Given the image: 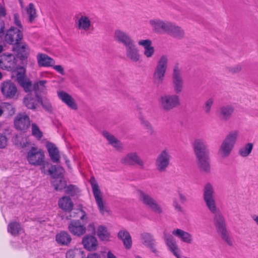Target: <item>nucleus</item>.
<instances>
[{
	"label": "nucleus",
	"mask_w": 258,
	"mask_h": 258,
	"mask_svg": "<svg viewBox=\"0 0 258 258\" xmlns=\"http://www.w3.org/2000/svg\"><path fill=\"white\" fill-rule=\"evenodd\" d=\"M0 68L3 70L11 71L16 75V80L25 92H29L32 89L31 81L26 77V69L24 67L17 64L14 55L4 53L0 56Z\"/></svg>",
	"instance_id": "obj_1"
},
{
	"label": "nucleus",
	"mask_w": 258,
	"mask_h": 258,
	"mask_svg": "<svg viewBox=\"0 0 258 258\" xmlns=\"http://www.w3.org/2000/svg\"><path fill=\"white\" fill-rule=\"evenodd\" d=\"M4 24H1L0 29V41L15 45L13 49L16 50L21 59H24L28 53L29 48L27 44L20 43L23 38V33L20 30L14 29L8 30L6 33L4 31Z\"/></svg>",
	"instance_id": "obj_2"
},
{
	"label": "nucleus",
	"mask_w": 258,
	"mask_h": 258,
	"mask_svg": "<svg viewBox=\"0 0 258 258\" xmlns=\"http://www.w3.org/2000/svg\"><path fill=\"white\" fill-rule=\"evenodd\" d=\"M214 189L212 184L207 183L204 188L203 197L206 205L209 211L213 214H215L214 217V223L215 226H225V220L222 215L219 212L216 206L214 197Z\"/></svg>",
	"instance_id": "obj_3"
},
{
	"label": "nucleus",
	"mask_w": 258,
	"mask_h": 258,
	"mask_svg": "<svg viewBox=\"0 0 258 258\" xmlns=\"http://www.w3.org/2000/svg\"><path fill=\"white\" fill-rule=\"evenodd\" d=\"M192 146L199 166L204 171L209 172V151L206 141L203 139H196L192 143Z\"/></svg>",
	"instance_id": "obj_4"
},
{
	"label": "nucleus",
	"mask_w": 258,
	"mask_h": 258,
	"mask_svg": "<svg viewBox=\"0 0 258 258\" xmlns=\"http://www.w3.org/2000/svg\"><path fill=\"white\" fill-rule=\"evenodd\" d=\"M238 137V132L237 131L230 132L226 136L222 143L218 151L220 157L225 158L229 156Z\"/></svg>",
	"instance_id": "obj_5"
},
{
	"label": "nucleus",
	"mask_w": 258,
	"mask_h": 258,
	"mask_svg": "<svg viewBox=\"0 0 258 258\" xmlns=\"http://www.w3.org/2000/svg\"><path fill=\"white\" fill-rule=\"evenodd\" d=\"M48 172L53 178L51 182L56 190H61L66 187V182L63 177L64 171L61 167L52 166Z\"/></svg>",
	"instance_id": "obj_6"
},
{
	"label": "nucleus",
	"mask_w": 258,
	"mask_h": 258,
	"mask_svg": "<svg viewBox=\"0 0 258 258\" xmlns=\"http://www.w3.org/2000/svg\"><path fill=\"white\" fill-rule=\"evenodd\" d=\"M26 157L29 163L32 165L42 166L44 165V153L40 148L32 147L27 152Z\"/></svg>",
	"instance_id": "obj_7"
},
{
	"label": "nucleus",
	"mask_w": 258,
	"mask_h": 258,
	"mask_svg": "<svg viewBox=\"0 0 258 258\" xmlns=\"http://www.w3.org/2000/svg\"><path fill=\"white\" fill-rule=\"evenodd\" d=\"M168 62V57L166 55L161 56L158 61L153 75L154 81L156 83L160 84L163 82L167 69Z\"/></svg>",
	"instance_id": "obj_8"
},
{
	"label": "nucleus",
	"mask_w": 258,
	"mask_h": 258,
	"mask_svg": "<svg viewBox=\"0 0 258 258\" xmlns=\"http://www.w3.org/2000/svg\"><path fill=\"white\" fill-rule=\"evenodd\" d=\"M90 182L92 186L93 193L100 212L104 215L107 212L106 207L102 200V195L99 189L97 182L94 177H91Z\"/></svg>",
	"instance_id": "obj_9"
},
{
	"label": "nucleus",
	"mask_w": 258,
	"mask_h": 258,
	"mask_svg": "<svg viewBox=\"0 0 258 258\" xmlns=\"http://www.w3.org/2000/svg\"><path fill=\"white\" fill-rule=\"evenodd\" d=\"M3 95L8 99H16L18 97V89L16 84L10 80L3 82L1 84Z\"/></svg>",
	"instance_id": "obj_10"
},
{
	"label": "nucleus",
	"mask_w": 258,
	"mask_h": 258,
	"mask_svg": "<svg viewBox=\"0 0 258 258\" xmlns=\"http://www.w3.org/2000/svg\"><path fill=\"white\" fill-rule=\"evenodd\" d=\"M159 101L164 110H169L179 104V98L176 95L166 94L162 96Z\"/></svg>",
	"instance_id": "obj_11"
},
{
	"label": "nucleus",
	"mask_w": 258,
	"mask_h": 258,
	"mask_svg": "<svg viewBox=\"0 0 258 258\" xmlns=\"http://www.w3.org/2000/svg\"><path fill=\"white\" fill-rule=\"evenodd\" d=\"M173 86L176 94L181 92L183 88V80L182 78L181 70L178 64H175L173 69Z\"/></svg>",
	"instance_id": "obj_12"
},
{
	"label": "nucleus",
	"mask_w": 258,
	"mask_h": 258,
	"mask_svg": "<svg viewBox=\"0 0 258 258\" xmlns=\"http://www.w3.org/2000/svg\"><path fill=\"white\" fill-rule=\"evenodd\" d=\"M139 198L143 203L147 206L154 212L157 214L162 212V210L160 206L148 194L143 191H140Z\"/></svg>",
	"instance_id": "obj_13"
},
{
	"label": "nucleus",
	"mask_w": 258,
	"mask_h": 258,
	"mask_svg": "<svg viewBox=\"0 0 258 258\" xmlns=\"http://www.w3.org/2000/svg\"><path fill=\"white\" fill-rule=\"evenodd\" d=\"M30 124V118L25 113H19L15 117L14 125L18 130L25 131Z\"/></svg>",
	"instance_id": "obj_14"
},
{
	"label": "nucleus",
	"mask_w": 258,
	"mask_h": 258,
	"mask_svg": "<svg viewBox=\"0 0 258 258\" xmlns=\"http://www.w3.org/2000/svg\"><path fill=\"white\" fill-rule=\"evenodd\" d=\"M75 26L79 30L88 32L91 29L92 24L89 16L85 14H80L75 21Z\"/></svg>",
	"instance_id": "obj_15"
},
{
	"label": "nucleus",
	"mask_w": 258,
	"mask_h": 258,
	"mask_svg": "<svg viewBox=\"0 0 258 258\" xmlns=\"http://www.w3.org/2000/svg\"><path fill=\"white\" fill-rule=\"evenodd\" d=\"M149 24L152 29L158 33H166L171 26V22L162 21L159 19L151 20Z\"/></svg>",
	"instance_id": "obj_16"
},
{
	"label": "nucleus",
	"mask_w": 258,
	"mask_h": 258,
	"mask_svg": "<svg viewBox=\"0 0 258 258\" xmlns=\"http://www.w3.org/2000/svg\"><path fill=\"white\" fill-rule=\"evenodd\" d=\"M164 239L165 243L171 252L177 257L180 258V255L179 254V249L176 244V241L173 236L167 233L166 232H164Z\"/></svg>",
	"instance_id": "obj_17"
},
{
	"label": "nucleus",
	"mask_w": 258,
	"mask_h": 258,
	"mask_svg": "<svg viewBox=\"0 0 258 258\" xmlns=\"http://www.w3.org/2000/svg\"><path fill=\"white\" fill-rule=\"evenodd\" d=\"M113 37L116 42L123 44L124 46L134 41L128 34L120 29L115 30Z\"/></svg>",
	"instance_id": "obj_18"
},
{
	"label": "nucleus",
	"mask_w": 258,
	"mask_h": 258,
	"mask_svg": "<svg viewBox=\"0 0 258 258\" xmlns=\"http://www.w3.org/2000/svg\"><path fill=\"white\" fill-rule=\"evenodd\" d=\"M170 160V155L167 150H163L158 155L156 164L158 170H164L168 165Z\"/></svg>",
	"instance_id": "obj_19"
},
{
	"label": "nucleus",
	"mask_w": 258,
	"mask_h": 258,
	"mask_svg": "<svg viewBox=\"0 0 258 258\" xmlns=\"http://www.w3.org/2000/svg\"><path fill=\"white\" fill-rule=\"evenodd\" d=\"M125 47L127 58L134 62H137L140 60L139 50L136 46L134 41L125 46Z\"/></svg>",
	"instance_id": "obj_20"
},
{
	"label": "nucleus",
	"mask_w": 258,
	"mask_h": 258,
	"mask_svg": "<svg viewBox=\"0 0 258 258\" xmlns=\"http://www.w3.org/2000/svg\"><path fill=\"white\" fill-rule=\"evenodd\" d=\"M57 95L59 98L65 103L69 107L77 110L78 106L74 99L68 93L63 91H57Z\"/></svg>",
	"instance_id": "obj_21"
},
{
	"label": "nucleus",
	"mask_w": 258,
	"mask_h": 258,
	"mask_svg": "<svg viewBox=\"0 0 258 258\" xmlns=\"http://www.w3.org/2000/svg\"><path fill=\"white\" fill-rule=\"evenodd\" d=\"M46 149L49 153L50 159L53 163H58L60 161L59 152L56 146L51 143H47Z\"/></svg>",
	"instance_id": "obj_22"
},
{
	"label": "nucleus",
	"mask_w": 258,
	"mask_h": 258,
	"mask_svg": "<svg viewBox=\"0 0 258 258\" xmlns=\"http://www.w3.org/2000/svg\"><path fill=\"white\" fill-rule=\"evenodd\" d=\"M82 243L85 248L90 251L95 250L98 245L97 239L92 235H87L84 237Z\"/></svg>",
	"instance_id": "obj_23"
},
{
	"label": "nucleus",
	"mask_w": 258,
	"mask_h": 258,
	"mask_svg": "<svg viewBox=\"0 0 258 258\" xmlns=\"http://www.w3.org/2000/svg\"><path fill=\"white\" fill-rule=\"evenodd\" d=\"M138 44L142 46L144 48V54L147 58L152 57L155 52V49L152 46V42L149 39L141 40L138 42Z\"/></svg>",
	"instance_id": "obj_24"
},
{
	"label": "nucleus",
	"mask_w": 258,
	"mask_h": 258,
	"mask_svg": "<svg viewBox=\"0 0 258 258\" xmlns=\"http://www.w3.org/2000/svg\"><path fill=\"white\" fill-rule=\"evenodd\" d=\"M40 101H41V97L39 95H35V97H32V95L29 94L24 99V103L26 106L31 109L36 108Z\"/></svg>",
	"instance_id": "obj_25"
},
{
	"label": "nucleus",
	"mask_w": 258,
	"mask_h": 258,
	"mask_svg": "<svg viewBox=\"0 0 258 258\" xmlns=\"http://www.w3.org/2000/svg\"><path fill=\"white\" fill-rule=\"evenodd\" d=\"M38 64L40 67H52L55 64V61L47 55L39 53L37 55Z\"/></svg>",
	"instance_id": "obj_26"
},
{
	"label": "nucleus",
	"mask_w": 258,
	"mask_h": 258,
	"mask_svg": "<svg viewBox=\"0 0 258 258\" xmlns=\"http://www.w3.org/2000/svg\"><path fill=\"white\" fill-rule=\"evenodd\" d=\"M121 162L124 164L128 165H143V162L137 156L136 153L128 154L125 157L121 159Z\"/></svg>",
	"instance_id": "obj_27"
},
{
	"label": "nucleus",
	"mask_w": 258,
	"mask_h": 258,
	"mask_svg": "<svg viewBox=\"0 0 258 258\" xmlns=\"http://www.w3.org/2000/svg\"><path fill=\"white\" fill-rule=\"evenodd\" d=\"M217 232L221 238L229 245H233V240L230 233L226 227H217Z\"/></svg>",
	"instance_id": "obj_28"
},
{
	"label": "nucleus",
	"mask_w": 258,
	"mask_h": 258,
	"mask_svg": "<svg viewBox=\"0 0 258 258\" xmlns=\"http://www.w3.org/2000/svg\"><path fill=\"white\" fill-rule=\"evenodd\" d=\"M88 229L86 227H69V231L74 235L80 236L85 234L87 231H91L92 234H95V227H88Z\"/></svg>",
	"instance_id": "obj_29"
},
{
	"label": "nucleus",
	"mask_w": 258,
	"mask_h": 258,
	"mask_svg": "<svg viewBox=\"0 0 258 258\" xmlns=\"http://www.w3.org/2000/svg\"><path fill=\"white\" fill-rule=\"evenodd\" d=\"M55 240L61 245H68L71 242L70 235L65 231H60L55 236Z\"/></svg>",
	"instance_id": "obj_30"
},
{
	"label": "nucleus",
	"mask_w": 258,
	"mask_h": 258,
	"mask_svg": "<svg viewBox=\"0 0 258 258\" xmlns=\"http://www.w3.org/2000/svg\"><path fill=\"white\" fill-rule=\"evenodd\" d=\"M59 207L62 210L70 212L73 208L74 204L70 199L68 197H63L58 201Z\"/></svg>",
	"instance_id": "obj_31"
},
{
	"label": "nucleus",
	"mask_w": 258,
	"mask_h": 258,
	"mask_svg": "<svg viewBox=\"0 0 258 258\" xmlns=\"http://www.w3.org/2000/svg\"><path fill=\"white\" fill-rule=\"evenodd\" d=\"M14 144L20 148L26 147L29 144L27 137L23 134L16 135L13 140Z\"/></svg>",
	"instance_id": "obj_32"
},
{
	"label": "nucleus",
	"mask_w": 258,
	"mask_h": 258,
	"mask_svg": "<svg viewBox=\"0 0 258 258\" xmlns=\"http://www.w3.org/2000/svg\"><path fill=\"white\" fill-rule=\"evenodd\" d=\"M118 236L120 238L124 244L125 247L129 249L131 247L132 241L130 233L125 230H121L118 233Z\"/></svg>",
	"instance_id": "obj_33"
},
{
	"label": "nucleus",
	"mask_w": 258,
	"mask_h": 258,
	"mask_svg": "<svg viewBox=\"0 0 258 258\" xmlns=\"http://www.w3.org/2000/svg\"><path fill=\"white\" fill-rule=\"evenodd\" d=\"M172 234L180 238L181 240L187 243H190L192 241L191 236L187 232L181 229H177L172 231Z\"/></svg>",
	"instance_id": "obj_34"
},
{
	"label": "nucleus",
	"mask_w": 258,
	"mask_h": 258,
	"mask_svg": "<svg viewBox=\"0 0 258 258\" xmlns=\"http://www.w3.org/2000/svg\"><path fill=\"white\" fill-rule=\"evenodd\" d=\"M103 135L109 143L113 147L117 149L121 148V144L113 135L107 132H104Z\"/></svg>",
	"instance_id": "obj_35"
},
{
	"label": "nucleus",
	"mask_w": 258,
	"mask_h": 258,
	"mask_svg": "<svg viewBox=\"0 0 258 258\" xmlns=\"http://www.w3.org/2000/svg\"><path fill=\"white\" fill-rule=\"evenodd\" d=\"M234 110L233 107L231 105H225L220 109V116L222 119L227 120L230 118Z\"/></svg>",
	"instance_id": "obj_36"
},
{
	"label": "nucleus",
	"mask_w": 258,
	"mask_h": 258,
	"mask_svg": "<svg viewBox=\"0 0 258 258\" xmlns=\"http://www.w3.org/2000/svg\"><path fill=\"white\" fill-rule=\"evenodd\" d=\"M168 29L166 33L174 37L180 38L183 35V32L181 28L172 23H171V26L168 28Z\"/></svg>",
	"instance_id": "obj_37"
},
{
	"label": "nucleus",
	"mask_w": 258,
	"mask_h": 258,
	"mask_svg": "<svg viewBox=\"0 0 258 258\" xmlns=\"http://www.w3.org/2000/svg\"><path fill=\"white\" fill-rule=\"evenodd\" d=\"M66 258H85V254L83 251L80 249H70L67 251Z\"/></svg>",
	"instance_id": "obj_38"
},
{
	"label": "nucleus",
	"mask_w": 258,
	"mask_h": 258,
	"mask_svg": "<svg viewBox=\"0 0 258 258\" xmlns=\"http://www.w3.org/2000/svg\"><path fill=\"white\" fill-rule=\"evenodd\" d=\"M97 234L101 240L105 241L110 240L111 237L110 234L105 227H98Z\"/></svg>",
	"instance_id": "obj_39"
},
{
	"label": "nucleus",
	"mask_w": 258,
	"mask_h": 258,
	"mask_svg": "<svg viewBox=\"0 0 258 258\" xmlns=\"http://www.w3.org/2000/svg\"><path fill=\"white\" fill-rule=\"evenodd\" d=\"M253 144L251 143H247L242 146L239 150L238 153L242 157H247L251 153L253 149Z\"/></svg>",
	"instance_id": "obj_40"
},
{
	"label": "nucleus",
	"mask_w": 258,
	"mask_h": 258,
	"mask_svg": "<svg viewBox=\"0 0 258 258\" xmlns=\"http://www.w3.org/2000/svg\"><path fill=\"white\" fill-rule=\"evenodd\" d=\"M46 83V81L41 80L34 83L33 88L36 95H38L39 93H44L45 92V84Z\"/></svg>",
	"instance_id": "obj_41"
},
{
	"label": "nucleus",
	"mask_w": 258,
	"mask_h": 258,
	"mask_svg": "<svg viewBox=\"0 0 258 258\" xmlns=\"http://www.w3.org/2000/svg\"><path fill=\"white\" fill-rule=\"evenodd\" d=\"M26 11L29 16V19L30 22H32L36 17V10L32 3H30L26 8Z\"/></svg>",
	"instance_id": "obj_42"
},
{
	"label": "nucleus",
	"mask_w": 258,
	"mask_h": 258,
	"mask_svg": "<svg viewBox=\"0 0 258 258\" xmlns=\"http://www.w3.org/2000/svg\"><path fill=\"white\" fill-rule=\"evenodd\" d=\"M31 131L32 135L37 139H40L42 137V132L40 130L39 126L35 123H32Z\"/></svg>",
	"instance_id": "obj_43"
},
{
	"label": "nucleus",
	"mask_w": 258,
	"mask_h": 258,
	"mask_svg": "<svg viewBox=\"0 0 258 258\" xmlns=\"http://www.w3.org/2000/svg\"><path fill=\"white\" fill-rule=\"evenodd\" d=\"M0 107L6 109L10 115H13L15 112V108L13 105L8 102H1Z\"/></svg>",
	"instance_id": "obj_44"
},
{
	"label": "nucleus",
	"mask_w": 258,
	"mask_h": 258,
	"mask_svg": "<svg viewBox=\"0 0 258 258\" xmlns=\"http://www.w3.org/2000/svg\"><path fill=\"white\" fill-rule=\"evenodd\" d=\"M141 237L143 243L147 246H150L154 243V239L151 235L149 233H143L141 235Z\"/></svg>",
	"instance_id": "obj_45"
},
{
	"label": "nucleus",
	"mask_w": 258,
	"mask_h": 258,
	"mask_svg": "<svg viewBox=\"0 0 258 258\" xmlns=\"http://www.w3.org/2000/svg\"><path fill=\"white\" fill-rule=\"evenodd\" d=\"M14 23L15 25L18 27L17 28H15L13 27H12L9 30L11 29H14L15 31L20 30L21 32L22 33V30L23 27L21 25V22L19 20V15L17 14H15L14 15Z\"/></svg>",
	"instance_id": "obj_46"
},
{
	"label": "nucleus",
	"mask_w": 258,
	"mask_h": 258,
	"mask_svg": "<svg viewBox=\"0 0 258 258\" xmlns=\"http://www.w3.org/2000/svg\"><path fill=\"white\" fill-rule=\"evenodd\" d=\"M39 103H41L43 108L46 110L48 111L51 110V105L47 99L45 98L42 99L41 98V101H40Z\"/></svg>",
	"instance_id": "obj_47"
},
{
	"label": "nucleus",
	"mask_w": 258,
	"mask_h": 258,
	"mask_svg": "<svg viewBox=\"0 0 258 258\" xmlns=\"http://www.w3.org/2000/svg\"><path fill=\"white\" fill-rule=\"evenodd\" d=\"M214 102V98H210L205 102L204 107V110L206 113H209L211 110V108Z\"/></svg>",
	"instance_id": "obj_48"
},
{
	"label": "nucleus",
	"mask_w": 258,
	"mask_h": 258,
	"mask_svg": "<svg viewBox=\"0 0 258 258\" xmlns=\"http://www.w3.org/2000/svg\"><path fill=\"white\" fill-rule=\"evenodd\" d=\"M21 230V227H8V231L12 235L15 236L19 234Z\"/></svg>",
	"instance_id": "obj_49"
},
{
	"label": "nucleus",
	"mask_w": 258,
	"mask_h": 258,
	"mask_svg": "<svg viewBox=\"0 0 258 258\" xmlns=\"http://www.w3.org/2000/svg\"><path fill=\"white\" fill-rule=\"evenodd\" d=\"M78 192V188L75 186L70 185L67 187L66 192L71 196H74Z\"/></svg>",
	"instance_id": "obj_50"
},
{
	"label": "nucleus",
	"mask_w": 258,
	"mask_h": 258,
	"mask_svg": "<svg viewBox=\"0 0 258 258\" xmlns=\"http://www.w3.org/2000/svg\"><path fill=\"white\" fill-rule=\"evenodd\" d=\"M8 140L6 137L3 135H0V149L4 148L7 145Z\"/></svg>",
	"instance_id": "obj_51"
},
{
	"label": "nucleus",
	"mask_w": 258,
	"mask_h": 258,
	"mask_svg": "<svg viewBox=\"0 0 258 258\" xmlns=\"http://www.w3.org/2000/svg\"><path fill=\"white\" fill-rule=\"evenodd\" d=\"M53 69L61 75H64V72L63 68L60 65L53 66Z\"/></svg>",
	"instance_id": "obj_52"
},
{
	"label": "nucleus",
	"mask_w": 258,
	"mask_h": 258,
	"mask_svg": "<svg viewBox=\"0 0 258 258\" xmlns=\"http://www.w3.org/2000/svg\"><path fill=\"white\" fill-rule=\"evenodd\" d=\"M173 206L174 207L175 210H176L178 212H181L182 211V208L178 204L176 200H174L173 203Z\"/></svg>",
	"instance_id": "obj_53"
},
{
	"label": "nucleus",
	"mask_w": 258,
	"mask_h": 258,
	"mask_svg": "<svg viewBox=\"0 0 258 258\" xmlns=\"http://www.w3.org/2000/svg\"><path fill=\"white\" fill-rule=\"evenodd\" d=\"M142 123L147 129L151 128L150 123L148 121L143 120L142 121Z\"/></svg>",
	"instance_id": "obj_54"
},
{
	"label": "nucleus",
	"mask_w": 258,
	"mask_h": 258,
	"mask_svg": "<svg viewBox=\"0 0 258 258\" xmlns=\"http://www.w3.org/2000/svg\"><path fill=\"white\" fill-rule=\"evenodd\" d=\"M87 258H100V256L98 254L94 253L89 254Z\"/></svg>",
	"instance_id": "obj_55"
},
{
	"label": "nucleus",
	"mask_w": 258,
	"mask_h": 258,
	"mask_svg": "<svg viewBox=\"0 0 258 258\" xmlns=\"http://www.w3.org/2000/svg\"><path fill=\"white\" fill-rule=\"evenodd\" d=\"M107 258H117L116 256L113 254L110 251L107 252L106 254Z\"/></svg>",
	"instance_id": "obj_56"
},
{
	"label": "nucleus",
	"mask_w": 258,
	"mask_h": 258,
	"mask_svg": "<svg viewBox=\"0 0 258 258\" xmlns=\"http://www.w3.org/2000/svg\"><path fill=\"white\" fill-rule=\"evenodd\" d=\"M241 70V67L240 65H237L234 67L233 72L236 73L240 71Z\"/></svg>",
	"instance_id": "obj_57"
},
{
	"label": "nucleus",
	"mask_w": 258,
	"mask_h": 258,
	"mask_svg": "<svg viewBox=\"0 0 258 258\" xmlns=\"http://www.w3.org/2000/svg\"><path fill=\"white\" fill-rule=\"evenodd\" d=\"M6 15L5 9L1 6H0V16H4Z\"/></svg>",
	"instance_id": "obj_58"
},
{
	"label": "nucleus",
	"mask_w": 258,
	"mask_h": 258,
	"mask_svg": "<svg viewBox=\"0 0 258 258\" xmlns=\"http://www.w3.org/2000/svg\"><path fill=\"white\" fill-rule=\"evenodd\" d=\"M147 246L149 247L150 248H151V249L153 252L156 253L157 252L156 248L154 247V243H153V244L151 245Z\"/></svg>",
	"instance_id": "obj_59"
},
{
	"label": "nucleus",
	"mask_w": 258,
	"mask_h": 258,
	"mask_svg": "<svg viewBox=\"0 0 258 258\" xmlns=\"http://www.w3.org/2000/svg\"><path fill=\"white\" fill-rule=\"evenodd\" d=\"M252 219L253 220V221H254V222L256 223V224H257L258 225V216L257 215H253L252 216H251Z\"/></svg>",
	"instance_id": "obj_60"
},
{
	"label": "nucleus",
	"mask_w": 258,
	"mask_h": 258,
	"mask_svg": "<svg viewBox=\"0 0 258 258\" xmlns=\"http://www.w3.org/2000/svg\"><path fill=\"white\" fill-rule=\"evenodd\" d=\"M19 224L16 221L11 222L8 225V226H19Z\"/></svg>",
	"instance_id": "obj_61"
},
{
	"label": "nucleus",
	"mask_w": 258,
	"mask_h": 258,
	"mask_svg": "<svg viewBox=\"0 0 258 258\" xmlns=\"http://www.w3.org/2000/svg\"><path fill=\"white\" fill-rule=\"evenodd\" d=\"M179 198H180V200L182 202H184L185 201V200H186V198H185V196L184 195H183L182 194H179Z\"/></svg>",
	"instance_id": "obj_62"
},
{
	"label": "nucleus",
	"mask_w": 258,
	"mask_h": 258,
	"mask_svg": "<svg viewBox=\"0 0 258 258\" xmlns=\"http://www.w3.org/2000/svg\"><path fill=\"white\" fill-rule=\"evenodd\" d=\"M3 113H4V110L3 109V108H1V107H0V117L2 115Z\"/></svg>",
	"instance_id": "obj_63"
},
{
	"label": "nucleus",
	"mask_w": 258,
	"mask_h": 258,
	"mask_svg": "<svg viewBox=\"0 0 258 258\" xmlns=\"http://www.w3.org/2000/svg\"><path fill=\"white\" fill-rule=\"evenodd\" d=\"M3 51V46L2 45H0V54Z\"/></svg>",
	"instance_id": "obj_64"
}]
</instances>
